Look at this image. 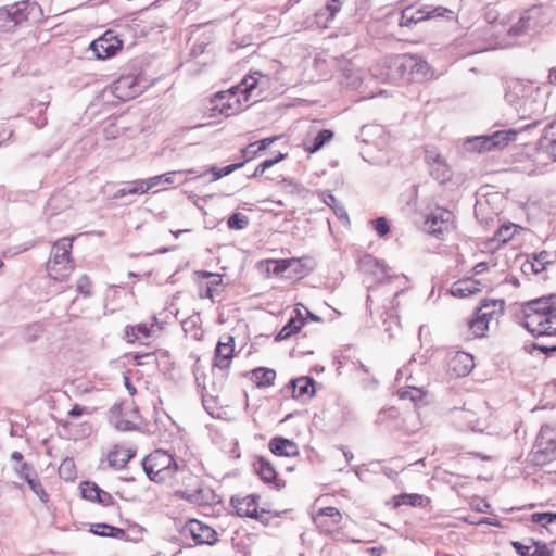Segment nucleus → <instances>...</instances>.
<instances>
[{
  "label": "nucleus",
  "instance_id": "1",
  "mask_svg": "<svg viewBox=\"0 0 556 556\" xmlns=\"http://www.w3.org/2000/svg\"><path fill=\"white\" fill-rule=\"evenodd\" d=\"M505 100L521 119H532L522 128L536 126L546 111V93L532 84L516 79L507 84Z\"/></svg>",
  "mask_w": 556,
  "mask_h": 556
},
{
  "label": "nucleus",
  "instance_id": "2",
  "mask_svg": "<svg viewBox=\"0 0 556 556\" xmlns=\"http://www.w3.org/2000/svg\"><path fill=\"white\" fill-rule=\"evenodd\" d=\"M549 300L541 298L521 306L519 324L535 337L556 334V306Z\"/></svg>",
  "mask_w": 556,
  "mask_h": 556
},
{
  "label": "nucleus",
  "instance_id": "3",
  "mask_svg": "<svg viewBox=\"0 0 556 556\" xmlns=\"http://www.w3.org/2000/svg\"><path fill=\"white\" fill-rule=\"evenodd\" d=\"M258 78L247 76L240 85L232 88L228 94H220V113L226 116L235 115L249 108L250 102H257L261 99V91L257 89Z\"/></svg>",
  "mask_w": 556,
  "mask_h": 556
},
{
  "label": "nucleus",
  "instance_id": "4",
  "mask_svg": "<svg viewBox=\"0 0 556 556\" xmlns=\"http://www.w3.org/2000/svg\"><path fill=\"white\" fill-rule=\"evenodd\" d=\"M142 468L149 479L156 483H170L177 473H188L186 466H179L174 457L156 450L142 459Z\"/></svg>",
  "mask_w": 556,
  "mask_h": 556
},
{
  "label": "nucleus",
  "instance_id": "5",
  "mask_svg": "<svg viewBox=\"0 0 556 556\" xmlns=\"http://www.w3.org/2000/svg\"><path fill=\"white\" fill-rule=\"evenodd\" d=\"M73 238L63 237L55 241L51 249V257L47 263V270L54 280H65L74 270L72 258Z\"/></svg>",
  "mask_w": 556,
  "mask_h": 556
},
{
  "label": "nucleus",
  "instance_id": "6",
  "mask_svg": "<svg viewBox=\"0 0 556 556\" xmlns=\"http://www.w3.org/2000/svg\"><path fill=\"white\" fill-rule=\"evenodd\" d=\"M543 11L540 7H532L522 12H514L508 16L509 26L506 28L510 37H519L542 26Z\"/></svg>",
  "mask_w": 556,
  "mask_h": 556
},
{
  "label": "nucleus",
  "instance_id": "7",
  "mask_svg": "<svg viewBox=\"0 0 556 556\" xmlns=\"http://www.w3.org/2000/svg\"><path fill=\"white\" fill-rule=\"evenodd\" d=\"M170 485H181L184 489L179 490L178 493L182 498H186L189 502L192 503H202L205 501L204 493L210 492V490H206L202 486V482L200 478L195 475H193L189 469L188 473H177L176 477H174L173 482L169 483Z\"/></svg>",
  "mask_w": 556,
  "mask_h": 556
},
{
  "label": "nucleus",
  "instance_id": "8",
  "mask_svg": "<svg viewBox=\"0 0 556 556\" xmlns=\"http://www.w3.org/2000/svg\"><path fill=\"white\" fill-rule=\"evenodd\" d=\"M37 11L38 5L36 2L20 1L4 8L0 12V18L7 22L5 27L8 29H13L24 22H27Z\"/></svg>",
  "mask_w": 556,
  "mask_h": 556
},
{
  "label": "nucleus",
  "instance_id": "9",
  "mask_svg": "<svg viewBox=\"0 0 556 556\" xmlns=\"http://www.w3.org/2000/svg\"><path fill=\"white\" fill-rule=\"evenodd\" d=\"M517 136V130H498L492 135H483L476 137L468 141L472 149L482 151H490L493 149H502L507 146L510 141H514Z\"/></svg>",
  "mask_w": 556,
  "mask_h": 556
},
{
  "label": "nucleus",
  "instance_id": "10",
  "mask_svg": "<svg viewBox=\"0 0 556 556\" xmlns=\"http://www.w3.org/2000/svg\"><path fill=\"white\" fill-rule=\"evenodd\" d=\"M147 85L132 75L121 76L111 86L112 93L122 101H129L140 96Z\"/></svg>",
  "mask_w": 556,
  "mask_h": 556
},
{
  "label": "nucleus",
  "instance_id": "11",
  "mask_svg": "<svg viewBox=\"0 0 556 556\" xmlns=\"http://www.w3.org/2000/svg\"><path fill=\"white\" fill-rule=\"evenodd\" d=\"M425 161L428 164L430 175L440 184H445L452 178V170L442 157V155L434 148H427L425 150Z\"/></svg>",
  "mask_w": 556,
  "mask_h": 556
},
{
  "label": "nucleus",
  "instance_id": "12",
  "mask_svg": "<svg viewBox=\"0 0 556 556\" xmlns=\"http://www.w3.org/2000/svg\"><path fill=\"white\" fill-rule=\"evenodd\" d=\"M492 306H496V301L492 302ZM495 309L491 308L489 303L482 304L477 308L472 318L468 321V329L472 338H482L489 329V323L493 319Z\"/></svg>",
  "mask_w": 556,
  "mask_h": 556
},
{
  "label": "nucleus",
  "instance_id": "13",
  "mask_svg": "<svg viewBox=\"0 0 556 556\" xmlns=\"http://www.w3.org/2000/svg\"><path fill=\"white\" fill-rule=\"evenodd\" d=\"M123 41L112 30H106L101 37L90 43V49L97 59L104 60L113 56L122 49Z\"/></svg>",
  "mask_w": 556,
  "mask_h": 556
},
{
  "label": "nucleus",
  "instance_id": "14",
  "mask_svg": "<svg viewBox=\"0 0 556 556\" xmlns=\"http://www.w3.org/2000/svg\"><path fill=\"white\" fill-rule=\"evenodd\" d=\"M182 533L185 535H190L198 545H213L217 541L216 531L197 519L187 521L182 529Z\"/></svg>",
  "mask_w": 556,
  "mask_h": 556
},
{
  "label": "nucleus",
  "instance_id": "15",
  "mask_svg": "<svg viewBox=\"0 0 556 556\" xmlns=\"http://www.w3.org/2000/svg\"><path fill=\"white\" fill-rule=\"evenodd\" d=\"M453 213L448 210L438 207L425 220L428 232L440 237L447 232L453 225Z\"/></svg>",
  "mask_w": 556,
  "mask_h": 556
},
{
  "label": "nucleus",
  "instance_id": "16",
  "mask_svg": "<svg viewBox=\"0 0 556 556\" xmlns=\"http://www.w3.org/2000/svg\"><path fill=\"white\" fill-rule=\"evenodd\" d=\"M235 339L232 336H225L220 339L215 349L214 365L220 369L229 367L233 356Z\"/></svg>",
  "mask_w": 556,
  "mask_h": 556
},
{
  "label": "nucleus",
  "instance_id": "17",
  "mask_svg": "<svg viewBox=\"0 0 556 556\" xmlns=\"http://www.w3.org/2000/svg\"><path fill=\"white\" fill-rule=\"evenodd\" d=\"M231 504L238 516L261 520L262 515L258 513V496L248 495L242 498L232 497Z\"/></svg>",
  "mask_w": 556,
  "mask_h": 556
},
{
  "label": "nucleus",
  "instance_id": "18",
  "mask_svg": "<svg viewBox=\"0 0 556 556\" xmlns=\"http://www.w3.org/2000/svg\"><path fill=\"white\" fill-rule=\"evenodd\" d=\"M254 469L263 482L271 484L277 490L285 486V482L278 478L275 467L264 457L257 458Z\"/></svg>",
  "mask_w": 556,
  "mask_h": 556
},
{
  "label": "nucleus",
  "instance_id": "19",
  "mask_svg": "<svg viewBox=\"0 0 556 556\" xmlns=\"http://www.w3.org/2000/svg\"><path fill=\"white\" fill-rule=\"evenodd\" d=\"M446 11L442 7H438L433 10H429L427 8L418 9L416 11L410 12L409 9H406L402 13V20L400 25L405 27H410L417 23L429 20L433 16L442 15V12Z\"/></svg>",
  "mask_w": 556,
  "mask_h": 556
},
{
  "label": "nucleus",
  "instance_id": "20",
  "mask_svg": "<svg viewBox=\"0 0 556 556\" xmlns=\"http://www.w3.org/2000/svg\"><path fill=\"white\" fill-rule=\"evenodd\" d=\"M136 455V450L131 447H124L122 445H114L106 455L109 467L121 470L126 467L128 462Z\"/></svg>",
  "mask_w": 556,
  "mask_h": 556
},
{
  "label": "nucleus",
  "instance_id": "21",
  "mask_svg": "<svg viewBox=\"0 0 556 556\" xmlns=\"http://www.w3.org/2000/svg\"><path fill=\"white\" fill-rule=\"evenodd\" d=\"M473 367V357L466 352H457L448 362L450 371L457 377L467 376Z\"/></svg>",
  "mask_w": 556,
  "mask_h": 556
},
{
  "label": "nucleus",
  "instance_id": "22",
  "mask_svg": "<svg viewBox=\"0 0 556 556\" xmlns=\"http://www.w3.org/2000/svg\"><path fill=\"white\" fill-rule=\"evenodd\" d=\"M341 0H329L324 8L317 11L315 15L316 23L324 28H328L336 15L341 11Z\"/></svg>",
  "mask_w": 556,
  "mask_h": 556
},
{
  "label": "nucleus",
  "instance_id": "23",
  "mask_svg": "<svg viewBox=\"0 0 556 556\" xmlns=\"http://www.w3.org/2000/svg\"><path fill=\"white\" fill-rule=\"evenodd\" d=\"M269 450L277 456H295L299 453V448L295 442L292 440L275 437L269 441Z\"/></svg>",
  "mask_w": 556,
  "mask_h": 556
},
{
  "label": "nucleus",
  "instance_id": "24",
  "mask_svg": "<svg viewBox=\"0 0 556 556\" xmlns=\"http://www.w3.org/2000/svg\"><path fill=\"white\" fill-rule=\"evenodd\" d=\"M201 276L207 278L205 283L200 286V298L202 299H214L216 294L219 293V288L223 283V278L218 274H213L208 271H202Z\"/></svg>",
  "mask_w": 556,
  "mask_h": 556
},
{
  "label": "nucleus",
  "instance_id": "25",
  "mask_svg": "<svg viewBox=\"0 0 556 556\" xmlns=\"http://www.w3.org/2000/svg\"><path fill=\"white\" fill-rule=\"evenodd\" d=\"M289 386L292 388L293 396L296 399H311L315 393L314 380L306 376L291 380Z\"/></svg>",
  "mask_w": 556,
  "mask_h": 556
},
{
  "label": "nucleus",
  "instance_id": "26",
  "mask_svg": "<svg viewBox=\"0 0 556 556\" xmlns=\"http://www.w3.org/2000/svg\"><path fill=\"white\" fill-rule=\"evenodd\" d=\"M540 149L556 161V123L549 124L540 139Z\"/></svg>",
  "mask_w": 556,
  "mask_h": 556
},
{
  "label": "nucleus",
  "instance_id": "27",
  "mask_svg": "<svg viewBox=\"0 0 556 556\" xmlns=\"http://www.w3.org/2000/svg\"><path fill=\"white\" fill-rule=\"evenodd\" d=\"M522 228L514 223H507L500 226V228L495 231L494 236L491 239V243L495 248H500L501 245L507 243L509 240L514 238L518 230Z\"/></svg>",
  "mask_w": 556,
  "mask_h": 556
},
{
  "label": "nucleus",
  "instance_id": "28",
  "mask_svg": "<svg viewBox=\"0 0 556 556\" xmlns=\"http://www.w3.org/2000/svg\"><path fill=\"white\" fill-rule=\"evenodd\" d=\"M479 282L473 279H463L454 282L451 287V294L455 298H466L480 291Z\"/></svg>",
  "mask_w": 556,
  "mask_h": 556
},
{
  "label": "nucleus",
  "instance_id": "29",
  "mask_svg": "<svg viewBox=\"0 0 556 556\" xmlns=\"http://www.w3.org/2000/svg\"><path fill=\"white\" fill-rule=\"evenodd\" d=\"M153 326V324L149 326L146 323H140L135 326H126L125 336L128 342L131 343L141 339H148L151 336Z\"/></svg>",
  "mask_w": 556,
  "mask_h": 556
},
{
  "label": "nucleus",
  "instance_id": "30",
  "mask_svg": "<svg viewBox=\"0 0 556 556\" xmlns=\"http://www.w3.org/2000/svg\"><path fill=\"white\" fill-rule=\"evenodd\" d=\"M251 379L260 388H266L274 384L276 379V371L266 367H258L252 370Z\"/></svg>",
  "mask_w": 556,
  "mask_h": 556
},
{
  "label": "nucleus",
  "instance_id": "31",
  "mask_svg": "<svg viewBox=\"0 0 556 556\" xmlns=\"http://www.w3.org/2000/svg\"><path fill=\"white\" fill-rule=\"evenodd\" d=\"M90 531L100 536H111L115 539H124L125 531L121 528L110 526L108 523H96L91 527Z\"/></svg>",
  "mask_w": 556,
  "mask_h": 556
},
{
  "label": "nucleus",
  "instance_id": "32",
  "mask_svg": "<svg viewBox=\"0 0 556 556\" xmlns=\"http://www.w3.org/2000/svg\"><path fill=\"white\" fill-rule=\"evenodd\" d=\"M333 137V132L329 129L320 130L312 141V144L308 142L305 143V150L308 153H315L320 150L327 142H329Z\"/></svg>",
  "mask_w": 556,
  "mask_h": 556
},
{
  "label": "nucleus",
  "instance_id": "33",
  "mask_svg": "<svg viewBox=\"0 0 556 556\" xmlns=\"http://www.w3.org/2000/svg\"><path fill=\"white\" fill-rule=\"evenodd\" d=\"M304 326L303 320H299L296 318H290L289 321L281 328V330L276 334V341H283L289 339L292 334L300 331V329Z\"/></svg>",
  "mask_w": 556,
  "mask_h": 556
},
{
  "label": "nucleus",
  "instance_id": "34",
  "mask_svg": "<svg viewBox=\"0 0 556 556\" xmlns=\"http://www.w3.org/2000/svg\"><path fill=\"white\" fill-rule=\"evenodd\" d=\"M408 61L412 74H415L420 78H428L430 74V66L425 60L416 55H410Z\"/></svg>",
  "mask_w": 556,
  "mask_h": 556
},
{
  "label": "nucleus",
  "instance_id": "35",
  "mask_svg": "<svg viewBox=\"0 0 556 556\" xmlns=\"http://www.w3.org/2000/svg\"><path fill=\"white\" fill-rule=\"evenodd\" d=\"M274 266L269 269L274 275H282L289 268H292L293 265L300 264L299 258H283V260H271L268 261Z\"/></svg>",
  "mask_w": 556,
  "mask_h": 556
},
{
  "label": "nucleus",
  "instance_id": "36",
  "mask_svg": "<svg viewBox=\"0 0 556 556\" xmlns=\"http://www.w3.org/2000/svg\"><path fill=\"white\" fill-rule=\"evenodd\" d=\"M383 132L384 130L380 125H366L361 129V137L365 142L378 144L372 137H380Z\"/></svg>",
  "mask_w": 556,
  "mask_h": 556
},
{
  "label": "nucleus",
  "instance_id": "37",
  "mask_svg": "<svg viewBox=\"0 0 556 556\" xmlns=\"http://www.w3.org/2000/svg\"><path fill=\"white\" fill-rule=\"evenodd\" d=\"M100 488L94 482H83L80 485L81 496L88 501L96 502L100 496Z\"/></svg>",
  "mask_w": 556,
  "mask_h": 556
},
{
  "label": "nucleus",
  "instance_id": "38",
  "mask_svg": "<svg viewBox=\"0 0 556 556\" xmlns=\"http://www.w3.org/2000/svg\"><path fill=\"white\" fill-rule=\"evenodd\" d=\"M243 165H244V162L230 164V165H227L222 168H219L217 166H212L210 168V173L213 175V180L215 181V180L220 179L224 176L230 175L235 170L241 168Z\"/></svg>",
  "mask_w": 556,
  "mask_h": 556
},
{
  "label": "nucleus",
  "instance_id": "39",
  "mask_svg": "<svg viewBox=\"0 0 556 556\" xmlns=\"http://www.w3.org/2000/svg\"><path fill=\"white\" fill-rule=\"evenodd\" d=\"M59 475L66 481H73L76 478L75 464L73 459L66 458L59 467Z\"/></svg>",
  "mask_w": 556,
  "mask_h": 556
},
{
  "label": "nucleus",
  "instance_id": "40",
  "mask_svg": "<svg viewBox=\"0 0 556 556\" xmlns=\"http://www.w3.org/2000/svg\"><path fill=\"white\" fill-rule=\"evenodd\" d=\"M397 394L401 400H409L414 403H418L424 399V392L419 388L415 387L400 389Z\"/></svg>",
  "mask_w": 556,
  "mask_h": 556
},
{
  "label": "nucleus",
  "instance_id": "41",
  "mask_svg": "<svg viewBox=\"0 0 556 556\" xmlns=\"http://www.w3.org/2000/svg\"><path fill=\"white\" fill-rule=\"evenodd\" d=\"M138 180L125 182L124 187L118 189L114 194L113 199H121L129 194H142L140 186L137 185Z\"/></svg>",
  "mask_w": 556,
  "mask_h": 556
},
{
  "label": "nucleus",
  "instance_id": "42",
  "mask_svg": "<svg viewBox=\"0 0 556 556\" xmlns=\"http://www.w3.org/2000/svg\"><path fill=\"white\" fill-rule=\"evenodd\" d=\"M30 490L39 497L42 503H47L49 501V496L46 493L40 480L38 479V475L34 476L31 479L27 481Z\"/></svg>",
  "mask_w": 556,
  "mask_h": 556
},
{
  "label": "nucleus",
  "instance_id": "43",
  "mask_svg": "<svg viewBox=\"0 0 556 556\" xmlns=\"http://www.w3.org/2000/svg\"><path fill=\"white\" fill-rule=\"evenodd\" d=\"M227 225L230 229L242 230L249 225V218L241 213H233L228 218Z\"/></svg>",
  "mask_w": 556,
  "mask_h": 556
},
{
  "label": "nucleus",
  "instance_id": "44",
  "mask_svg": "<svg viewBox=\"0 0 556 556\" xmlns=\"http://www.w3.org/2000/svg\"><path fill=\"white\" fill-rule=\"evenodd\" d=\"M14 471L18 478L25 480L26 482L37 475L34 467L28 463H22L21 465H16L14 467Z\"/></svg>",
  "mask_w": 556,
  "mask_h": 556
},
{
  "label": "nucleus",
  "instance_id": "45",
  "mask_svg": "<svg viewBox=\"0 0 556 556\" xmlns=\"http://www.w3.org/2000/svg\"><path fill=\"white\" fill-rule=\"evenodd\" d=\"M535 263L532 264V269L535 273H541L545 269L546 264L552 262L551 254L546 251H542L534 256Z\"/></svg>",
  "mask_w": 556,
  "mask_h": 556
},
{
  "label": "nucleus",
  "instance_id": "46",
  "mask_svg": "<svg viewBox=\"0 0 556 556\" xmlns=\"http://www.w3.org/2000/svg\"><path fill=\"white\" fill-rule=\"evenodd\" d=\"M76 288L78 293L84 296H90L92 294V283L87 275H83L78 278Z\"/></svg>",
  "mask_w": 556,
  "mask_h": 556
},
{
  "label": "nucleus",
  "instance_id": "47",
  "mask_svg": "<svg viewBox=\"0 0 556 556\" xmlns=\"http://www.w3.org/2000/svg\"><path fill=\"white\" fill-rule=\"evenodd\" d=\"M138 180V184L140 186V189H141V193H146L148 192L149 190L153 189L154 187H156L160 182H162V177L161 175H157V176H153V177H150L148 179H137Z\"/></svg>",
  "mask_w": 556,
  "mask_h": 556
},
{
  "label": "nucleus",
  "instance_id": "48",
  "mask_svg": "<svg viewBox=\"0 0 556 556\" xmlns=\"http://www.w3.org/2000/svg\"><path fill=\"white\" fill-rule=\"evenodd\" d=\"M319 516H325V517L331 518L333 521V525L340 523V521L342 519V515L339 511V509L336 507H332V506L321 508L319 510Z\"/></svg>",
  "mask_w": 556,
  "mask_h": 556
},
{
  "label": "nucleus",
  "instance_id": "49",
  "mask_svg": "<svg viewBox=\"0 0 556 556\" xmlns=\"http://www.w3.org/2000/svg\"><path fill=\"white\" fill-rule=\"evenodd\" d=\"M374 228L380 237L386 236L390 231V225L386 217H378L371 222Z\"/></svg>",
  "mask_w": 556,
  "mask_h": 556
},
{
  "label": "nucleus",
  "instance_id": "50",
  "mask_svg": "<svg viewBox=\"0 0 556 556\" xmlns=\"http://www.w3.org/2000/svg\"><path fill=\"white\" fill-rule=\"evenodd\" d=\"M511 546L515 548L516 553L519 556H533L534 555L533 554L534 544L533 545H525L520 542L513 541Z\"/></svg>",
  "mask_w": 556,
  "mask_h": 556
},
{
  "label": "nucleus",
  "instance_id": "51",
  "mask_svg": "<svg viewBox=\"0 0 556 556\" xmlns=\"http://www.w3.org/2000/svg\"><path fill=\"white\" fill-rule=\"evenodd\" d=\"M111 422L114 425V427L117 430H121V431H129L135 428V426L131 421L118 419L117 417H115L114 412H112V415H111Z\"/></svg>",
  "mask_w": 556,
  "mask_h": 556
},
{
  "label": "nucleus",
  "instance_id": "52",
  "mask_svg": "<svg viewBox=\"0 0 556 556\" xmlns=\"http://www.w3.org/2000/svg\"><path fill=\"white\" fill-rule=\"evenodd\" d=\"M531 520L534 523H539L543 527H546L547 525L552 523L551 513H534L531 516Z\"/></svg>",
  "mask_w": 556,
  "mask_h": 556
},
{
  "label": "nucleus",
  "instance_id": "53",
  "mask_svg": "<svg viewBox=\"0 0 556 556\" xmlns=\"http://www.w3.org/2000/svg\"><path fill=\"white\" fill-rule=\"evenodd\" d=\"M258 155L260 154L256 151V143H250L248 147L242 149V156L244 157V163L257 157Z\"/></svg>",
  "mask_w": 556,
  "mask_h": 556
},
{
  "label": "nucleus",
  "instance_id": "54",
  "mask_svg": "<svg viewBox=\"0 0 556 556\" xmlns=\"http://www.w3.org/2000/svg\"><path fill=\"white\" fill-rule=\"evenodd\" d=\"M41 332H42V328L40 325L34 324V325L28 326V328L26 330L27 340L28 341L37 340L40 337Z\"/></svg>",
  "mask_w": 556,
  "mask_h": 556
},
{
  "label": "nucleus",
  "instance_id": "55",
  "mask_svg": "<svg viewBox=\"0 0 556 556\" xmlns=\"http://www.w3.org/2000/svg\"><path fill=\"white\" fill-rule=\"evenodd\" d=\"M533 556H553V551L546 545L534 543Z\"/></svg>",
  "mask_w": 556,
  "mask_h": 556
},
{
  "label": "nucleus",
  "instance_id": "56",
  "mask_svg": "<svg viewBox=\"0 0 556 556\" xmlns=\"http://www.w3.org/2000/svg\"><path fill=\"white\" fill-rule=\"evenodd\" d=\"M286 156H287V154L278 152L276 156H274L271 159L264 160L263 162H261L262 167L268 169V168L273 167L275 164H277L280 161H282Z\"/></svg>",
  "mask_w": 556,
  "mask_h": 556
},
{
  "label": "nucleus",
  "instance_id": "57",
  "mask_svg": "<svg viewBox=\"0 0 556 556\" xmlns=\"http://www.w3.org/2000/svg\"><path fill=\"white\" fill-rule=\"evenodd\" d=\"M98 503L102 504L103 506H111L114 504L113 497L109 492L100 490V496L97 498Z\"/></svg>",
  "mask_w": 556,
  "mask_h": 556
},
{
  "label": "nucleus",
  "instance_id": "58",
  "mask_svg": "<svg viewBox=\"0 0 556 556\" xmlns=\"http://www.w3.org/2000/svg\"><path fill=\"white\" fill-rule=\"evenodd\" d=\"M86 412H87V408H86V407L80 406V405H78V404H75V405L72 407V409L68 412V415H70L71 417L76 418V417L81 416V415H83V414H85Z\"/></svg>",
  "mask_w": 556,
  "mask_h": 556
},
{
  "label": "nucleus",
  "instance_id": "59",
  "mask_svg": "<svg viewBox=\"0 0 556 556\" xmlns=\"http://www.w3.org/2000/svg\"><path fill=\"white\" fill-rule=\"evenodd\" d=\"M181 174H182V172H168V173L162 174L161 175L162 182L173 184V182H175V176L181 175Z\"/></svg>",
  "mask_w": 556,
  "mask_h": 556
},
{
  "label": "nucleus",
  "instance_id": "60",
  "mask_svg": "<svg viewBox=\"0 0 556 556\" xmlns=\"http://www.w3.org/2000/svg\"><path fill=\"white\" fill-rule=\"evenodd\" d=\"M403 498L407 500V501H404L403 503H405V504L407 503L412 506H415L421 500V497L417 494H405V495H403Z\"/></svg>",
  "mask_w": 556,
  "mask_h": 556
},
{
  "label": "nucleus",
  "instance_id": "61",
  "mask_svg": "<svg viewBox=\"0 0 556 556\" xmlns=\"http://www.w3.org/2000/svg\"><path fill=\"white\" fill-rule=\"evenodd\" d=\"M534 349L542 351L545 354L556 352V344L552 346L541 345L539 343H534Z\"/></svg>",
  "mask_w": 556,
  "mask_h": 556
},
{
  "label": "nucleus",
  "instance_id": "62",
  "mask_svg": "<svg viewBox=\"0 0 556 556\" xmlns=\"http://www.w3.org/2000/svg\"><path fill=\"white\" fill-rule=\"evenodd\" d=\"M486 269H488V264L484 262H480L473 267V271L476 275H480V274L484 273Z\"/></svg>",
  "mask_w": 556,
  "mask_h": 556
},
{
  "label": "nucleus",
  "instance_id": "63",
  "mask_svg": "<svg viewBox=\"0 0 556 556\" xmlns=\"http://www.w3.org/2000/svg\"><path fill=\"white\" fill-rule=\"evenodd\" d=\"M534 462L540 465L545 463L544 452L543 451H536L534 453Z\"/></svg>",
  "mask_w": 556,
  "mask_h": 556
},
{
  "label": "nucleus",
  "instance_id": "64",
  "mask_svg": "<svg viewBox=\"0 0 556 556\" xmlns=\"http://www.w3.org/2000/svg\"><path fill=\"white\" fill-rule=\"evenodd\" d=\"M334 213L337 214V216L340 218V219H349L348 217V213L343 208V207H337L334 208Z\"/></svg>",
  "mask_w": 556,
  "mask_h": 556
}]
</instances>
